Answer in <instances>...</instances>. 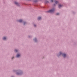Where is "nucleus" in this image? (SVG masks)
I'll list each match as a JSON object with an SVG mask.
<instances>
[{
    "label": "nucleus",
    "mask_w": 77,
    "mask_h": 77,
    "mask_svg": "<svg viewBox=\"0 0 77 77\" xmlns=\"http://www.w3.org/2000/svg\"><path fill=\"white\" fill-rule=\"evenodd\" d=\"M54 11V9H53L49 11H48V12H49V13H52Z\"/></svg>",
    "instance_id": "obj_1"
},
{
    "label": "nucleus",
    "mask_w": 77,
    "mask_h": 77,
    "mask_svg": "<svg viewBox=\"0 0 77 77\" xmlns=\"http://www.w3.org/2000/svg\"><path fill=\"white\" fill-rule=\"evenodd\" d=\"M62 56L63 57H66V55L65 54H62Z\"/></svg>",
    "instance_id": "obj_2"
},
{
    "label": "nucleus",
    "mask_w": 77,
    "mask_h": 77,
    "mask_svg": "<svg viewBox=\"0 0 77 77\" xmlns=\"http://www.w3.org/2000/svg\"><path fill=\"white\" fill-rule=\"evenodd\" d=\"M14 3L15 4V5H17V6L18 5V3L17 2H14Z\"/></svg>",
    "instance_id": "obj_3"
},
{
    "label": "nucleus",
    "mask_w": 77,
    "mask_h": 77,
    "mask_svg": "<svg viewBox=\"0 0 77 77\" xmlns=\"http://www.w3.org/2000/svg\"><path fill=\"white\" fill-rule=\"evenodd\" d=\"M58 7L59 8H61V7H62V5L60 4L59 5Z\"/></svg>",
    "instance_id": "obj_4"
},
{
    "label": "nucleus",
    "mask_w": 77,
    "mask_h": 77,
    "mask_svg": "<svg viewBox=\"0 0 77 77\" xmlns=\"http://www.w3.org/2000/svg\"><path fill=\"white\" fill-rule=\"evenodd\" d=\"M41 17H39L38 19V20H41Z\"/></svg>",
    "instance_id": "obj_5"
},
{
    "label": "nucleus",
    "mask_w": 77,
    "mask_h": 77,
    "mask_svg": "<svg viewBox=\"0 0 77 77\" xmlns=\"http://www.w3.org/2000/svg\"><path fill=\"white\" fill-rule=\"evenodd\" d=\"M20 55L19 54H17V57H20Z\"/></svg>",
    "instance_id": "obj_6"
},
{
    "label": "nucleus",
    "mask_w": 77,
    "mask_h": 77,
    "mask_svg": "<svg viewBox=\"0 0 77 77\" xmlns=\"http://www.w3.org/2000/svg\"><path fill=\"white\" fill-rule=\"evenodd\" d=\"M22 21H23V20H19V22L20 23H21Z\"/></svg>",
    "instance_id": "obj_7"
},
{
    "label": "nucleus",
    "mask_w": 77,
    "mask_h": 77,
    "mask_svg": "<svg viewBox=\"0 0 77 77\" xmlns=\"http://www.w3.org/2000/svg\"><path fill=\"white\" fill-rule=\"evenodd\" d=\"M6 37H3V40H6Z\"/></svg>",
    "instance_id": "obj_8"
},
{
    "label": "nucleus",
    "mask_w": 77,
    "mask_h": 77,
    "mask_svg": "<svg viewBox=\"0 0 77 77\" xmlns=\"http://www.w3.org/2000/svg\"><path fill=\"white\" fill-rule=\"evenodd\" d=\"M55 3L56 4H57V3H58V2L57 1H55Z\"/></svg>",
    "instance_id": "obj_9"
},
{
    "label": "nucleus",
    "mask_w": 77,
    "mask_h": 77,
    "mask_svg": "<svg viewBox=\"0 0 77 77\" xmlns=\"http://www.w3.org/2000/svg\"><path fill=\"white\" fill-rule=\"evenodd\" d=\"M62 54V53L60 52L59 53V56H60Z\"/></svg>",
    "instance_id": "obj_10"
},
{
    "label": "nucleus",
    "mask_w": 77,
    "mask_h": 77,
    "mask_svg": "<svg viewBox=\"0 0 77 77\" xmlns=\"http://www.w3.org/2000/svg\"><path fill=\"white\" fill-rule=\"evenodd\" d=\"M35 41V42H36V41H37V40H36V38H35L34 39Z\"/></svg>",
    "instance_id": "obj_11"
},
{
    "label": "nucleus",
    "mask_w": 77,
    "mask_h": 77,
    "mask_svg": "<svg viewBox=\"0 0 77 77\" xmlns=\"http://www.w3.org/2000/svg\"><path fill=\"white\" fill-rule=\"evenodd\" d=\"M15 51H16V52H17L18 51L17 49H15Z\"/></svg>",
    "instance_id": "obj_12"
},
{
    "label": "nucleus",
    "mask_w": 77,
    "mask_h": 77,
    "mask_svg": "<svg viewBox=\"0 0 77 77\" xmlns=\"http://www.w3.org/2000/svg\"><path fill=\"white\" fill-rule=\"evenodd\" d=\"M26 22H24L23 23L24 25H25V24H26Z\"/></svg>",
    "instance_id": "obj_13"
},
{
    "label": "nucleus",
    "mask_w": 77,
    "mask_h": 77,
    "mask_svg": "<svg viewBox=\"0 0 77 77\" xmlns=\"http://www.w3.org/2000/svg\"><path fill=\"white\" fill-rule=\"evenodd\" d=\"M51 2H53V0H51Z\"/></svg>",
    "instance_id": "obj_14"
},
{
    "label": "nucleus",
    "mask_w": 77,
    "mask_h": 77,
    "mask_svg": "<svg viewBox=\"0 0 77 77\" xmlns=\"http://www.w3.org/2000/svg\"><path fill=\"white\" fill-rule=\"evenodd\" d=\"M56 15H59V13H57L56 14Z\"/></svg>",
    "instance_id": "obj_15"
},
{
    "label": "nucleus",
    "mask_w": 77,
    "mask_h": 77,
    "mask_svg": "<svg viewBox=\"0 0 77 77\" xmlns=\"http://www.w3.org/2000/svg\"><path fill=\"white\" fill-rule=\"evenodd\" d=\"M17 74L18 75H19V74H20L18 73H17Z\"/></svg>",
    "instance_id": "obj_16"
},
{
    "label": "nucleus",
    "mask_w": 77,
    "mask_h": 77,
    "mask_svg": "<svg viewBox=\"0 0 77 77\" xmlns=\"http://www.w3.org/2000/svg\"><path fill=\"white\" fill-rule=\"evenodd\" d=\"M34 27H36V25H34Z\"/></svg>",
    "instance_id": "obj_17"
},
{
    "label": "nucleus",
    "mask_w": 77,
    "mask_h": 77,
    "mask_svg": "<svg viewBox=\"0 0 77 77\" xmlns=\"http://www.w3.org/2000/svg\"><path fill=\"white\" fill-rule=\"evenodd\" d=\"M14 57H12V59H13V58H14Z\"/></svg>",
    "instance_id": "obj_18"
}]
</instances>
